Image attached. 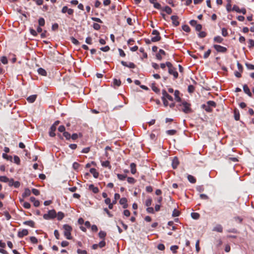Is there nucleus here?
<instances>
[{"label": "nucleus", "mask_w": 254, "mask_h": 254, "mask_svg": "<svg viewBox=\"0 0 254 254\" xmlns=\"http://www.w3.org/2000/svg\"><path fill=\"white\" fill-rule=\"evenodd\" d=\"M64 234L65 237L68 240H71V232L72 231V227L68 224L63 225Z\"/></svg>", "instance_id": "obj_1"}, {"label": "nucleus", "mask_w": 254, "mask_h": 254, "mask_svg": "<svg viewBox=\"0 0 254 254\" xmlns=\"http://www.w3.org/2000/svg\"><path fill=\"white\" fill-rule=\"evenodd\" d=\"M166 65L168 67V72L169 74L173 75L174 78H177L178 77V73L177 71L176 68L174 67L172 64L169 62H166Z\"/></svg>", "instance_id": "obj_2"}, {"label": "nucleus", "mask_w": 254, "mask_h": 254, "mask_svg": "<svg viewBox=\"0 0 254 254\" xmlns=\"http://www.w3.org/2000/svg\"><path fill=\"white\" fill-rule=\"evenodd\" d=\"M179 106L182 107V111L186 114H189L192 112L190 108V104L186 101L182 102Z\"/></svg>", "instance_id": "obj_3"}, {"label": "nucleus", "mask_w": 254, "mask_h": 254, "mask_svg": "<svg viewBox=\"0 0 254 254\" xmlns=\"http://www.w3.org/2000/svg\"><path fill=\"white\" fill-rule=\"evenodd\" d=\"M57 213L54 209L49 210L47 213L43 215L44 219L46 220L53 219L56 217Z\"/></svg>", "instance_id": "obj_4"}, {"label": "nucleus", "mask_w": 254, "mask_h": 254, "mask_svg": "<svg viewBox=\"0 0 254 254\" xmlns=\"http://www.w3.org/2000/svg\"><path fill=\"white\" fill-rule=\"evenodd\" d=\"M152 35H154V36L151 38L152 42H155L160 40L161 37L160 36V33L157 30H153Z\"/></svg>", "instance_id": "obj_5"}, {"label": "nucleus", "mask_w": 254, "mask_h": 254, "mask_svg": "<svg viewBox=\"0 0 254 254\" xmlns=\"http://www.w3.org/2000/svg\"><path fill=\"white\" fill-rule=\"evenodd\" d=\"M214 49L217 52L219 53H225L227 51V48L218 45H214L213 46Z\"/></svg>", "instance_id": "obj_6"}, {"label": "nucleus", "mask_w": 254, "mask_h": 254, "mask_svg": "<svg viewBox=\"0 0 254 254\" xmlns=\"http://www.w3.org/2000/svg\"><path fill=\"white\" fill-rule=\"evenodd\" d=\"M162 95L163 96L162 98L165 99L166 100L168 99L170 101H173V98L171 95H170L165 90L162 91Z\"/></svg>", "instance_id": "obj_7"}, {"label": "nucleus", "mask_w": 254, "mask_h": 254, "mask_svg": "<svg viewBox=\"0 0 254 254\" xmlns=\"http://www.w3.org/2000/svg\"><path fill=\"white\" fill-rule=\"evenodd\" d=\"M28 234V231L27 229H22L19 230L18 232L17 236L19 238H21L24 236H27Z\"/></svg>", "instance_id": "obj_8"}, {"label": "nucleus", "mask_w": 254, "mask_h": 254, "mask_svg": "<svg viewBox=\"0 0 254 254\" xmlns=\"http://www.w3.org/2000/svg\"><path fill=\"white\" fill-rule=\"evenodd\" d=\"M121 64L123 65L131 68H134L135 67V65L131 62L127 63L124 61H122Z\"/></svg>", "instance_id": "obj_9"}, {"label": "nucleus", "mask_w": 254, "mask_h": 254, "mask_svg": "<svg viewBox=\"0 0 254 254\" xmlns=\"http://www.w3.org/2000/svg\"><path fill=\"white\" fill-rule=\"evenodd\" d=\"M179 164L178 158L177 157L173 158L172 162V166L173 169H176Z\"/></svg>", "instance_id": "obj_10"}, {"label": "nucleus", "mask_w": 254, "mask_h": 254, "mask_svg": "<svg viewBox=\"0 0 254 254\" xmlns=\"http://www.w3.org/2000/svg\"><path fill=\"white\" fill-rule=\"evenodd\" d=\"M165 55V52L162 49H160L159 52L156 54V57L157 59L161 61L162 59V56H164Z\"/></svg>", "instance_id": "obj_11"}, {"label": "nucleus", "mask_w": 254, "mask_h": 254, "mask_svg": "<svg viewBox=\"0 0 254 254\" xmlns=\"http://www.w3.org/2000/svg\"><path fill=\"white\" fill-rule=\"evenodd\" d=\"M178 16L176 15H172L171 17V19L172 21V23L174 25L177 26L179 25V22L178 21Z\"/></svg>", "instance_id": "obj_12"}, {"label": "nucleus", "mask_w": 254, "mask_h": 254, "mask_svg": "<svg viewBox=\"0 0 254 254\" xmlns=\"http://www.w3.org/2000/svg\"><path fill=\"white\" fill-rule=\"evenodd\" d=\"M120 203L123 205L124 208H127L128 206L127 204V199L125 197H122L120 199Z\"/></svg>", "instance_id": "obj_13"}, {"label": "nucleus", "mask_w": 254, "mask_h": 254, "mask_svg": "<svg viewBox=\"0 0 254 254\" xmlns=\"http://www.w3.org/2000/svg\"><path fill=\"white\" fill-rule=\"evenodd\" d=\"M243 90H244V91L245 92V93L246 94H247L248 96H249L250 97L252 96V93L251 92L249 88L247 85L245 84L243 86Z\"/></svg>", "instance_id": "obj_14"}, {"label": "nucleus", "mask_w": 254, "mask_h": 254, "mask_svg": "<svg viewBox=\"0 0 254 254\" xmlns=\"http://www.w3.org/2000/svg\"><path fill=\"white\" fill-rule=\"evenodd\" d=\"M56 127H55V126H52L50 129L49 131V135L51 137H54L56 135V134L55 133V131L56 130Z\"/></svg>", "instance_id": "obj_15"}, {"label": "nucleus", "mask_w": 254, "mask_h": 254, "mask_svg": "<svg viewBox=\"0 0 254 254\" xmlns=\"http://www.w3.org/2000/svg\"><path fill=\"white\" fill-rule=\"evenodd\" d=\"M30 194H31V190L29 189L26 188L24 190V191L22 193V196L23 198H25V197L30 196Z\"/></svg>", "instance_id": "obj_16"}, {"label": "nucleus", "mask_w": 254, "mask_h": 254, "mask_svg": "<svg viewBox=\"0 0 254 254\" xmlns=\"http://www.w3.org/2000/svg\"><path fill=\"white\" fill-rule=\"evenodd\" d=\"M213 231L221 233L223 231V227L221 225L218 224L213 228Z\"/></svg>", "instance_id": "obj_17"}, {"label": "nucleus", "mask_w": 254, "mask_h": 254, "mask_svg": "<svg viewBox=\"0 0 254 254\" xmlns=\"http://www.w3.org/2000/svg\"><path fill=\"white\" fill-rule=\"evenodd\" d=\"M130 172L132 174H134L136 172V164L134 163H131L130 164Z\"/></svg>", "instance_id": "obj_18"}, {"label": "nucleus", "mask_w": 254, "mask_h": 254, "mask_svg": "<svg viewBox=\"0 0 254 254\" xmlns=\"http://www.w3.org/2000/svg\"><path fill=\"white\" fill-rule=\"evenodd\" d=\"M90 172L91 173L95 178H97L99 176V173L96 171L95 168H91Z\"/></svg>", "instance_id": "obj_19"}, {"label": "nucleus", "mask_w": 254, "mask_h": 254, "mask_svg": "<svg viewBox=\"0 0 254 254\" xmlns=\"http://www.w3.org/2000/svg\"><path fill=\"white\" fill-rule=\"evenodd\" d=\"M23 224L25 225L29 226L32 228L35 227V223L32 220L26 221L23 222Z\"/></svg>", "instance_id": "obj_20"}, {"label": "nucleus", "mask_w": 254, "mask_h": 254, "mask_svg": "<svg viewBox=\"0 0 254 254\" xmlns=\"http://www.w3.org/2000/svg\"><path fill=\"white\" fill-rule=\"evenodd\" d=\"M179 94H180V92L178 90H175V91L174 92V95L175 97V100L178 102H181V99L179 97Z\"/></svg>", "instance_id": "obj_21"}, {"label": "nucleus", "mask_w": 254, "mask_h": 254, "mask_svg": "<svg viewBox=\"0 0 254 254\" xmlns=\"http://www.w3.org/2000/svg\"><path fill=\"white\" fill-rule=\"evenodd\" d=\"M36 97H37V96L36 95H32L29 96L27 98V100L29 103H33L35 101Z\"/></svg>", "instance_id": "obj_22"}, {"label": "nucleus", "mask_w": 254, "mask_h": 254, "mask_svg": "<svg viewBox=\"0 0 254 254\" xmlns=\"http://www.w3.org/2000/svg\"><path fill=\"white\" fill-rule=\"evenodd\" d=\"M56 217L58 220H62L64 217V214L63 212L60 211L57 214Z\"/></svg>", "instance_id": "obj_23"}, {"label": "nucleus", "mask_w": 254, "mask_h": 254, "mask_svg": "<svg viewBox=\"0 0 254 254\" xmlns=\"http://www.w3.org/2000/svg\"><path fill=\"white\" fill-rule=\"evenodd\" d=\"M162 10L164 11H165L167 14H170L172 13V9L168 6H166L164 7Z\"/></svg>", "instance_id": "obj_24"}, {"label": "nucleus", "mask_w": 254, "mask_h": 254, "mask_svg": "<svg viewBox=\"0 0 254 254\" xmlns=\"http://www.w3.org/2000/svg\"><path fill=\"white\" fill-rule=\"evenodd\" d=\"M38 72L39 74L43 76H46L47 74L46 71L44 69L41 67L38 69Z\"/></svg>", "instance_id": "obj_25"}, {"label": "nucleus", "mask_w": 254, "mask_h": 254, "mask_svg": "<svg viewBox=\"0 0 254 254\" xmlns=\"http://www.w3.org/2000/svg\"><path fill=\"white\" fill-rule=\"evenodd\" d=\"M188 179L189 181L191 183L194 184L196 182L195 178L192 175H188Z\"/></svg>", "instance_id": "obj_26"}, {"label": "nucleus", "mask_w": 254, "mask_h": 254, "mask_svg": "<svg viewBox=\"0 0 254 254\" xmlns=\"http://www.w3.org/2000/svg\"><path fill=\"white\" fill-rule=\"evenodd\" d=\"M90 190H92L94 193H97L99 191V189L97 187H94L93 185H90L89 186Z\"/></svg>", "instance_id": "obj_27"}, {"label": "nucleus", "mask_w": 254, "mask_h": 254, "mask_svg": "<svg viewBox=\"0 0 254 254\" xmlns=\"http://www.w3.org/2000/svg\"><path fill=\"white\" fill-rule=\"evenodd\" d=\"M2 156L4 159L12 162V157L11 156L8 155L5 153H3Z\"/></svg>", "instance_id": "obj_28"}, {"label": "nucleus", "mask_w": 254, "mask_h": 254, "mask_svg": "<svg viewBox=\"0 0 254 254\" xmlns=\"http://www.w3.org/2000/svg\"><path fill=\"white\" fill-rule=\"evenodd\" d=\"M223 40V38L219 36L215 37L214 38V42H217V43H221L222 42Z\"/></svg>", "instance_id": "obj_29"}, {"label": "nucleus", "mask_w": 254, "mask_h": 254, "mask_svg": "<svg viewBox=\"0 0 254 254\" xmlns=\"http://www.w3.org/2000/svg\"><path fill=\"white\" fill-rule=\"evenodd\" d=\"M191 216L193 219L196 220L199 218L200 215L198 213L192 212L191 213Z\"/></svg>", "instance_id": "obj_30"}, {"label": "nucleus", "mask_w": 254, "mask_h": 254, "mask_svg": "<svg viewBox=\"0 0 254 254\" xmlns=\"http://www.w3.org/2000/svg\"><path fill=\"white\" fill-rule=\"evenodd\" d=\"M98 235L100 238L104 239L106 236V233L105 231H100Z\"/></svg>", "instance_id": "obj_31"}, {"label": "nucleus", "mask_w": 254, "mask_h": 254, "mask_svg": "<svg viewBox=\"0 0 254 254\" xmlns=\"http://www.w3.org/2000/svg\"><path fill=\"white\" fill-rule=\"evenodd\" d=\"M118 178L121 181H124L127 178V175L123 174H117Z\"/></svg>", "instance_id": "obj_32"}, {"label": "nucleus", "mask_w": 254, "mask_h": 254, "mask_svg": "<svg viewBox=\"0 0 254 254\" xmlns=\"http://www.w3.org/2000/svg\"><path fill=\"white\" fill-rule=\"evenodd\" d=\"M127 181L130 184H134L136 182V180L132 177H128Z\"/></svg>", "instance_id": "obj_33"}, {"label": "nucleus", "mask_w": 254, "mask_h": 254, "mask_svg": "<svg viewBox=\"0 0 254 254\" xmlns=\"http://www.w3.org/2000/svg\"><path fill=\"white\" fill-rule=\"evenodd\" d=\"M177 131L175 129L168 130L166 131V133L169 135H173L176 134Z\"/></svg>", "instance_id": "obj_34"}, {"label": "nucleus", "mask_w": 254, "mask_h": 254, "mask_svg": "<svg viewBox=\"0 0 254 254\" xmlns=\"http://www.w3.org/2000/svg\"><path fill=\"white\" fill-rule=\"evenodd\" d=\"M152 198L151 197H148L145 201V205L148 207L150 206L152 204Z\"/></svg>", "instance_id": "obj_35"}, {"label": "nucleus", "mask_w": 254, "mask_h": 254, "mask_svg": "<svg viewBox=\"0 0 254 254\" xmlns=\"http://www.w3.org/2000/svg\"><path fill=\"white\" fill-rule=\"evenodd\" d=\"M0 181L4 183H7L9 179L5 176H0Z\"/></svg>", "instance_id": "obj_36"}, {"label": "nucleus", "mask_w": 254, "mask_h": 254, "mask_svg": "<svg viewBox=\"0 0 254 254\" xmlns=\"http://www.w3.org/2000/svg\"><path fill=\"white\" fill-rule=\"evenodd\" d=\"M63 136L66 138V139L67 140H69L70 139V138H71V135H70V134L69 133H68V132L67 131H65V132H64L63 133Z\"/></svg>", "instance_id": "obj_37"}, {"label": "nucleus", "mask_w": 254, "mask_h": 254, "mask_svg": "<svg viewBox=\"0 0 254 254\" xmlns=\"http://www.w3.org/2000/svg\"><path fill=\"white\" fill-rule=\"evenodd\" d=\"M39 25L40 26H43L45 25V20L43 18L41 17L38 20Z\"/></svg>", "instance_id": "obj_38"}, {"label": "nucleus", "mask_w": 254, "mask_h": 254, "mask_svg": "<svg viewBox=\"0 0 254 254\" xmlns=\"http://www.w3.org/2000/svg\"><path fill=\"white\" fill-rule=\"evenodd\" d=\"M13 160H14V162L15 163H16V164L19 165L20 164V158H19V157H18L17 156L15 155L14 156Z\"/></svg>", "instance_id": "obj_39"}, {"label": "nucleus", "mask_w": 254, "mask_h": 254, "mask_svg": "<svg viewBox=\"0 0 254 254\" xmlns=\"http://www.w3.org/2000/svg\"><path fill=\"white\" fill-rule=\"evenodd\" d=\"M182 29L184 31L189 32L190 31V28L187 25H184L182 26Z\"/></svg>", "instance_id": "obj_40"}, {"label": "nucleus", "mask_w": 254, "mask_h": 254, "mask_svg": "<svg viewBox=\"0 0 254 254\" xmlns=\"http://www.w3.org/2000/svg\"><path fill=\"white\" fill-rule=\"evenodd\" d=\"M211 50L210 49H208L204 54L203 55V58L206 59H207L210 55V53H211Z\"/></svg>", "instance_id": "obj_41"}, {"label": "nucleus", "mask_w": 254, "mask_h": 254, "mask_svg": "<svg viewBox=\"0 0 254 254\" xmlns=\"http://www.w3.org/2000/svg\"><path fill=\"white\" fill-rule=\"evenodd\" d=\"M207 104L209 107H215L216 106V103L215 102L213 101H208L207 102Z\"/></svg>", "instance_id": "obj_42"}, {"label": "nucleus", "mask_w": 254, "mask_h": 254, "mask_svg": "<svg viewBox=\"0 0 254 254\" xmlns=\"http://www.w3.org/2000/svg\"><path fill=\"white\" fill-rule=\"evenodd\" d=\"M102 166L104 167H110V168L111 167V166L110 165V162L108 161L102 162Z\"/></svg>", "instance_id": "obj_43"}, {"label": "nucleus", "mask_w": 254, "mask_h": 254, "mask_svg": "<svg viewBox=\"0 0 254 254\" xmlns=\"http://www.w3.org/2000/svg\"><path fill=\"white\" fill-rule=\"evenodd\" d=\"M22 205L26 209H29L31 207V204L28 202H24Z\"/></svg>", "instance_id": "obj_44"}, {"label": "nucleus", "mask_w": 254, "mask_h": 254, "mask_svg": "<svg viewBox=\"0 0 254 254\" xmlns=\"http://www.w3.org/2000/svg\"><path fill=\"white\" fill-rule=\"evenodd\" d=\"M179 215H180V212L178 210L175 209L174 210V211H173L172 216L173 217H177V216H179Z\"/></svg>", "instance_id": "obj_45"}, {"label": "nucleus", "mask_w": 254, "mask_h": 254, "mask_svg": "<svg viewBox=\"0 0 254 254\" xmlns=\"http://www.w3.org/2000/svg\"><path fill=\"white\" fill-rule=\"evenodd\" d=\"M30 240L31 242L33 243V244H37V243H38V240L35 237H31L30 238Z\"/></svg>", "instance_id": "obj_46"}, {"label": "nucleus", "mask_w": 254, "mask_h": 254, "mask_svg": "<svg viewBox=\"0 0 254 254\" xmlns=\"http://www.w3.org/2000/svg\"><path fill=\"white\" fill-rule=\"evenodd\" d=\"M113 83L115 85L119 86L121 85V82L120 80L114 79L113 81Z\"/></svg>", "instance_id": "obj_47"}, {"label": "nucleus", "mask_w": 254, "mask_h": 254, "mask_svg": "<svg viewBox=\"0 0 254 254\" xmlns=\"http://www.w3.org/2000/svg\"><path fill=\"white\" fill-rule=\"evenodd\" d=\"M222 35L224 37H226L228 35L227 30L225 28H223L222 29Z\"/></svg>", "instance_id": "obj_48"}, {"label": "nucleus", "mask_w": 254, "mask_h": 254, "mask_svg": "<svg viewBox=\"0 0 254 254\" xmlns=\"http://www.w3.org/2000/svg\"><path fill=\"white\" fill-rule=\"evenodd\" d=\"M79 164L77 162H74L72 164V167L75 170H77L79 167Z\"/></svg>", "instance_id": "obj_49"}, {"label": "nucleus", "mask_w": 254, "mask_h": 254, "mask_svg": "<svg viewBox=\"0 0 254 254\" xmlns=\"http://www.w3.org/2000/svg\"><path fill=\"white\" fill-rule=\"evenodd\" d=\"M171 250L172 251V252L174 254L176 253L177 250L178 249V247L177 246H172L171 247Z\"/></svg>", "instance_id": "obj_50"}, {"label": "nucleus", "mask_w": 254, "mask_h": 254, "mask_svg": "<svg viewBox=\"0 0 254 254\" xmlns=\"http://www.w3.org/2000/svg\"><path fill=\"white\" fill-rule=\"evenodd\" d=\"M0 62L3 64H6L7 63V60L6 57H2L0 58Z\"/></svg>", "instance_id": "obj_51"}, {"label": "nucleus", "mask_w": 254, "mask_h": 254, "mask_svg": "<svg viewBox=\"0 0 254 254\" xmlns=\"http://www.w3.org/2000/svg\"><path fill=\"white\" fill-rule=\"evenodd\" d=\"M146 211H147L148 213H154L155 211H154V209L153 207H149L146 209Z\"/></svg>", "instance_id": "obj_52"}, {"label": "nucleus", "mask_w": 254, "mask_h": 254, "mask_svg": "<svg viewBox=\"0 0 254 254\" xmlns=\"http://www.w3.org/2000/svg\"><path fill=\"white\" fill-rule=\"evenodd\" d=\"M246 65L249 69H251V70L254 69V65H253L252 64L247 63V64H246Z\"/></svg>", "instance_id": "obj_53"}, {"label": "nucleus", "mask_w": 254, "mask_h": 254, "mask_svg": "<svg viewBox=\"0 0 254 254\" xmlns=\"http://www.w3.org/2000/svg\"><path fill=\"white\" fill-rule=\"evenodd\" d=\"M93 27L94 29L98 30L100 29L101 26L99 24L97 23H94L93 24Z\"/></svg>", "instance_id": "obj_54"}, {"label": "nucleus", "mask_w": 254, "mask_h": 254, "mask_svg": "<svg viewBox=\"0 0 254 254\" xmlns=\"http://www.w3.org/2000/svg\"><path fill=\"white\" fill-rule=\"evenodd\" d=\"M65 128L64 127V126H63V125L60 126L58 128V130L61 132L64 133V132H65Z\"/></svg>", "instance_id": "obj_55"}, {"label": "nucleus", "mask_w": 254, "mask_h": 254, "mask_svg": "<svg viewBox=\"0 0 254 254\" xmlns=\"http://www.w3.org/2000/svg\"><path fill=\"white\" fill-rule=\"evenodd\" d=\"M98 245V247L102 248L105 246L106 242L104 240L101 241Z\"/></svg>", "instance_id": "obj_56"}, {"label": "nucleus", "mask_w": 254, "mask_h": 254, "mask_svg": "<svg viewBox=\"0 0 254 254\" xmlns=\"http://www.w3.org/2000/svg\"><path fill=\"white\" fill-rule=\"evenodd\" d=\"M190 24L191 26L195 27L196 25L197 24V21L195 20H191L190 21Z\"/></svg>", "instance_id": "obj_57"}, {"label": "nucleus", "mask_w": 254, "mask_h": 254, "mask_svg": "<svg viewBox=\"0 0 254 254\" xmlns=\"http://www.w3.org/2000/svg\"><path fill=\"white\" fill-rule=\"evenodd\" d=\"M32 192L35 195H38L40 194V191H39V190L36 189H33L32 190Z\"/></svg>", "instance_id": "obj_58"}, {"label": "nucleus", "mask_w": 254, "mask_h": 254, "mask_svg": "<svg viewBox=\"0 0 254 254\" xmlns=\"http://www.w3.org/2000/svg\"><path fill=\"white\" fill-rule=\"evenodd\" d=\"M232 10L235 11L238 13L240 11V9L239 8V6H238L236 5H234L233 7Z\"/></svg>", "instance_id": "obj_59"}, {"label": "nucleus", "mask_w": 254, "mask_h": 254, "mask_svg": "<svg viewBox=\"0 0 254 254\" xmlns=\"http://www.w3.org/2000/svg\"><path fill=\"white\" fill-rule=\"evenodd\" d=\"M234 219L236 222H238L240 223H241L243 221V219L239 216L235 217Z\"/></svg>", "instance_id": "obj_60"}, {"label": "nucleus", "mask_w": 254, "mask_h": 254, "mask_svg": "<svg viewBox=\"0 0 254 254\" xmlns=\"http://www.w3.org/2000/svg\"><path fill=\"white\" fill-rule=\"evenodd\" d=\"M248 44L250 48L253 47L254 46V41L252 39H250L248 41Z\"/></svg>", "instance_id": "obj_61"}, {"label": "nucleus", "mask_w": 254, "mask_h": 254, "mask_svg": "<svg viewBox=\"0 0 254 254\" xmlns=\"http://www.w3.org/2000/svg\"><path fill=\"white\" fill-rule=\"evenodd\" d=\"M157 248L160 251H163L165 249V246L162 244H159L157 246Z\"/></svg>", "instance_id": "obj_62"}, {"label": "nucleus", "mask_w": 254, "mask_h": 254, "mask_svg": "<svg viewBox=\"0 0 254 254\" xmlns=\"http://www.w3.org/2000/svg\"><path fill=\"white\" fill-rule=\"evenodd\" d=\"M206 36V33L204 31L200 32L198 34V36L200 38H204Z\"/></svg>", "instance_id": "obj_63"}, {"label": "nucleus", "mask_w": 254, "mask_h": 254, "mask_svg": "<svg viewBox=\"0 0 254 254\" xmlns=\"http://www.w3.org/2000/svg\"><path fill=\"white\" fill-rule=\"evenodd\" d=\"M77 253L78 254H87V252L85 250H81L80 249H78L77 250Z\"/></svg>", "instance_id": "obj_64"}]
</instances>
